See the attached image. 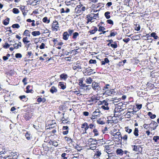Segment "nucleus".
Segmentation results:
<instances>
[{
  "label": "nucleus",
  "mask_w": 159,
  "mask_h": 159,
  "mask_svg": "<svg viewBox=\"0 0 159 159\" xmlns=\"http://www.w3.org/2000/svg\"><path fill=\"white\" fill-rule=\"evenodd\" d=\"M125 131L129 134H130L132 131V129H130L129 126L125 127Z\"/></svg>",
  "instance_id": "obj_49"
},
{
  "label": "nucleus",
  "mask_w": 159,
  "mask_h": 159,
  "mask_svg": "<svg viewBox=\"0 0 159 159\" xmlns=\"http://www.w3.org/2000/svg\"><path fill=\"white\" fill-rule=\"evenodd\" d=\"M51 29L52 31H57L59 28V25L58 22L56 20H55L51 25Z\"/></svg>",
  "instance_id": "obj_5"
},
{
  "label": "nucleus",
  "mask_w": 159,
  "mask_h": 159,
  "mask_svg": "<svg viewBox=\"0 0 159 159\" xmlns=\"http://www.w3.org/2000/svg\"><path fill=\"white\" fill-rule=\"evenodd\" d=\"M93 139L90 138L89 139L88 141L89 142H89L90 143L89 144V149L91 150H95V149H96L97 146V142L95 141L94 142L95 143H93L92 142H93Z\"/></svg>",
  "instance_id": "obj_6"
},
{
  "label": "nucleus",
  "mask_w": 159,
  "mask_h": 159,
  "mask_svg": "<svg viewBox=\"0 0 159 159\" xmlns=\"http://www.w3.org/2000/svg\"><path fill=\"white\" fill-rule=\"evenodd\" d=\"M126 90L128 91H132L134 89V87L132 85H129L126 87Z\"/></svg>",
  "instance_id": "obj_57"
},
{
  "label": "nucleus",
  "mask_w": 159,
  "mask_h": 159,
  "mask_svg": "<svg viewBox=\"0 0 159 159\" xmlns=\"http://www.w3.org/2000/svg\"><path fill=\"white\" fill-rule=\"evenodd\" d=\"M88 123L86 122H84L81 125L79 130L82 134L87 133V131L88 129Z\"/></svg>",
  "instance_id": "obj_4"
},
{
  "label": "nucleus",
  "mask_w": 159,
  "mask_h": 159,
  "mask_svg": "<svg viewBox=\"0 0 159 159\" xmlns=\"http://www.w3.org/2000/svg\"><path fill=\"white\" fill-rule=\"evenodd\" d=\"M151 36L154 38L155 39H157L158 38V36L156 35V34L155 32H152L151 34Z\"/></svg>",
  "instance_id": "obj_50"
},
{
  "label": "nucleus",
  "mask_w": 159,
  "mask_h": 159,
  "mask_svg": "<svg viewBox=\"0 0 159 159\" xmlns=\"http://www.w3.org/2000/svg\"><path fill=\"white\" fill-rule=\"evenodd\" d=\"M64 138L66 141L67 143L69 144H70L72 141V139L70 137L67 136L65 137Z\"/></svg>",
  "instance_id": "obj_31"
},
{
  "label": "nucleus",
  "mask_w": 159,
  "mask_h": 159,
  "mask_svg": "<svg viewBox=\"0 0 159 159\" xmlns=\"http://www.w3.org/2000/svg\"><path fill=\"white\" fill-rule=\"evenodd\" d=\"M70 147H73L76 149H77L79 147V145L73 140L71 143H70Z\"/></svg>",
  "instance_id": "obj_25"
},
{
  "label": "nucleus",
  "mask_w": 159,
  "mask_h": 159,
  "mask_svg": "<svg viewBox=\"0 0 159 159\" xmlns=\"http://www.w3.org/2000/svg\"><path fill=\"white\" fill-rule=\"evenodd\" d=\"M22 41L25 45V47H26L27 49L30 47V45L31 44L27 37H23L22 39Z\"/></svg>",
  "instance_id": "obj_7"
},
{
  "label": "nucleus",
  "mask_w": 159,
  "mask_h": 159,
  "mask_svg": "<svg viewBox=\"0 0 159 159\" xmlns=\"http://www.w3.org/2000/svg\"><path fill=\"white\" fill-rule=\"evenodd\" d=\"M132 147H133V150L135 151H137L139 149L141 148V147L140 146H138L136 145H134Z\"/></svg>",
  "instance_id": "obj_51"
},
{
  "label": "nucleus",
  "mask_w": 159,
  "mask_h": 159,
  "mask_svg": "<svg viewBox=\"0 0 159 159\" xmlns=\"http://www.w3.org/2000/svg\"><path fill=\"white\" fill-rule=\"evenodd\" d=\"M109 103L106 100H104L103 105L101 107V108L103 110H108L109 109V107L108 106Z\"/></svg>",
  "instance_id": "obj_16"
},
{
  "label": "nucleus",
  "mask_w": 159,
  "mask_h": 159,
  "mask_svg": "<svg viewBox=\"0 0 159 159\" xmlns=\"http://www.w3.org/2000/svg\"><path fill=\"white\" fill-rule=\"evenodd\" d=\"M30 32L29 30H25L24 32L23 35L25 37H29L30 36Z\"/></svg>",
  "instance_id": "obj_23"
},
{
  "label": "nucleus",
  "mask_w": 159,
  "mask_h": 159,
  "mask_svg": "<svg viewBox=\"0 0 159 159\" xmlns=\"http://www.w3.org/2000/svg\"><path fill=\"white\" fill-rule=\"evenodd\" d=\"M98 124L100 125H103L105 124V122L102 121L101 118H99L97 121Z\"/></svg>",
  "instance_id": "obj_58"
},
{
  "label": "nucleus",
  "mask_w": 159,
  "mask_h": 159,
  "mask_svg": "<svg viewBox=\"0 0 159 159\" xmlns=\"http://www.w3.org/2000/svg\"><path fill=\"white\" fill-rule=\"evenodd\" d=\"M37 101L39 103L42 102L43 103L45 102L46 101V99L44 98H42L40 97H39L37 99Z\"/></svg>",
  "instance_id": "obj_38"
},
{
  "label": "nucleus",
  "mask_w": 159,
  "mask_h": 159,
  "mask_svg": "<svg viewBox=\"0 0 159 159\" xmlns=\"http://www.w3.org/2000/svg\"><path fill=\"white\" fill-rule=\"evenodd\" d=\"M52 41L53 42L54 46L56 47V45L57 44V39H55L53 38L52 40Z\"/></svg>",
  "instance_id": "obj_63"
},
{
  "label": "nucleus",
  "mask_w": 159,
  "mask_h": 159,
  "mask_svg": "<svg viewBox=\"0 0 159 159\" xmlns=\"http://www.w3.org/2000/svg\"><path fill=\"white\" fill-rule=\"evenodd\" d=\"M135 106L136 108L137 109V111H138L141 108L142 106V104H136Z\"/></svg>",
  "instance_id": "obj_59"
},
{
  "label": "nucleus",
  "mask_w": 159,
  "mask_h": 159,
  "mask_svg": "<svg viewBox=\"0 0 159 159\" xmlns=\"http://www.w3.org/2000/svg\"><path fill=\"white\" fill-rule=\"evenodd\" d=\"M43 147L44 150L46 152H48L52 148V146H50L49 144H46V143H44L43 144Z\"/></svg>",
  "instance_id": "obj_14"
},
{
  "label": "nucleus",
  "mask_w": 159,
  "mask_h": 159,
  "mask_svg": "<svg viewBox=\"0 0 159 159\" xmlns=\"http://www.w3.org/2000/svg\"><path fill=\"white\" fill-rule=\"evenodd\" d=\"M100 116V113L99 111H97V110H96L95 111L93 112L92 115V117L91 118V119H94L97 118Z\"/></svg>",
  "instance_id": "obj_15"
},
{
  "label": "nucleus",
  "mask_w": 159,
  "mask_h": 159,
  "mask_svg": "<svg viewBox=\"0 0 159 159\" xmlns=\"http://www.w3.org/2000/svg\"><path fill=\"white\" fill-rule=\"evenodd\" d=\"M94 153L93 155V157L94 158H99L102 155L101 151L98 149H95V150H94Z\"/></svg>",
  "instance_id": "obj_8"
},
{
  "label": "nucleus",
  "mask_w": 159,
  "mask_h": 159,
  "mask_svg": "<svg viewBox=\"0 0 159 159\" xmlns=\"http://www.w3.org/2000/svg\"><path fill=\"white\" fill-rule=\"evenodd\" d=\"M98 16V13L96 14L94 13H91L87 14L85 17V19L86 20V24H88L90 22H92L93 21L92 20L96 19V17Z\"/></svg>",
  "instance_id": "obj_1"
},
{
  "label": "nucleus",
  "mask_w": 159,
  "mask_h": 159,
  "mask_svg": "<svg viewBox=\"0 0 159 159\" xmlns=\"http://www.w3.org/2000/svg\"><path fill=\"white\" fill-rule=\"evenodd\" d=\"M77 49H75L71 50V51H70L69 52L70 53V54L73 53L72 55H75L78 52L76 51L77 50Z\"/></svg>",
  "instance_id": "obj_54"
},
{
  "label": "nucleus",
  "mask_w": 159,
  "mask_h": 159,
  "mask_svg": "<svg viewBox=\"0 0 159 159\" xmlns=\"http://www.w3.org/2000/svg\"><path fill=\"white\" fill-rule=\"evenodd\" d=\"M10 19L8 18H7L6 19L3 20L2 23L5 25H7L9 23Z\"/></svg>",
  "instance_id": "obj_44"
},
{
  "label": "nucleus",
  "mask_w": 159,
  "mask_h": 159,
  "mask_svg": "<svg viewBox=\"0 0 159 159\" xmlns=\"http://www.w3.org/2000/svg\"><path fill=\"white\" fill-rule=\"evenodd\" d=\"M11 27L13 29H18L20 28V26L18 24H15L12 25Z\"/></svg>",
  "instance_id": "obj_61"
},
{
  "label": "nucleus",
  "mask_w": 159,
  "mask_h": 159,
  "mask_svg": "<svg viewBox=\"0 0 159 159\" xmlns=\"http://www.w3.org/2000/svg\"><path fill=\"white\" fill-rule=\"evenodd\" d=\"M110 12L108 11L106 12L105 13L104 16L107 19H109L110 18L111 16L110 15Z\"/></svg>",
  "instance_id": "obj_47"
},
{
  "label": "nucleus",
  "mask_w": 159,
  "mask_h": 159,
  "mask_svg": "<svg viewBox=\"0 0 159 159\" xmlns=\"http://www.w3.org/2000/svg\"><path fill=\"white\" fill-rule=\"evenodd\" d=\"M13 12L15 14H17L19 13V11L17 8H14L12 9Z\"/></svg>",
  "instance_id": "obj_60"
},
{
  "label": "nucleus",
  "mask_w": 159,
  "mask_h": 159,
  "mask_svg": "<svg viewBox=\"0 0 159 159\" xmlns=\"http://www.w3.org/2000/svg\"><path fill=\"white\" fill-rule=\"evenodd\" d=\"M44 142L47 143L46 144H49L50 145V146L52 147L53 141H52L50 139H48L46 138L44 140Z\"/></svg>",
  "instance_id": "obj_32"
},
{
  "label": "nucleus",
  "mask_w": 159,
  "mask_h": 159,
  "mask_svg": "<svg viewBox=\"0 0 159 159\" xmlns=\"http://www.w3.org/2000/svg\"><path fill=\"white\" fill-rule=\"evenodd\" d=\"M86 9V8L85 7H83L77 9V10H75L76 13L77 14H79L80 15L83 13V12Z\"/></svg>",
  "instance_id": "obj_19"
},
{
  "label": "nucleus",
  "mask_w": 159,
  "mask_h": 159,
  "mask_svg": "<svg viewBox=\"0 0 159 159\" xmlns=\"http://www.w3.org/2000/svg\"><path fill=\"white\" fill-rule=\"evenodd\" d=\"M58 86H60V88L62 89H64L66 87V83L63 82H59L58 84Z\"/></svg>",
  "instance_id": "obj_21"
},
{
  "label": "nucleus",
  "mask_w": 159,
  "mask_h": 159,
  "mask_svg": "<svg viewBox=\"0 0 159 159\" xmlns=\"http://www.w3.org/2000/svg\"><path fill=\"white\" fill-rule=\"evenodd\" d=\"M131 39L133 40H137L140 39V37L139 35H134L132 37Z\"/></svg>",
  "instance_id": "obj_42"
},
{
  "label": "nucleus",
  "mask_w": 159,
  "mask_h": 159,
  "mask_svg": "<svg viewBox=\"0 0 159 159\" xmlns=\"http://www.w3.org/2000/svg\"><path fill=\"white\" fill-rule=\"evenodd\" d=\"M92 87L93 89L97 91L100 90L101 89L100 87L99 86V84L94 82L92 83Z\"/></svg>",
  "instance_id": "obj_9"
},
{
  "label": "nucleus",
  "mask_w": 159,
  "mask_h": 159,
  "mask_svg": "<svg viewBox=\"0 0 159 159\" xmlns=\"http://www.w3.org/2000/svg\"><path fill=\"white\" fill-rule=\"evenodd\" d=\"M41 2V0H34L31 2V4H33L34 6H36L39 4Z\"/></svg>",
  "instance_id": "obj_30"
},
{
  "label": "nucleus",
  "mask_w": 159,
  "mask_h": 159,
  "mask_svg": "<svg viewBox=\"0 0 159 159\" xmlns=\"http://www.w3.org/2000/svg\"><path fill=\"white\" fill-rule=\"evenodd\" d=\"M48 125L49 127V129L53 128L57 126V124L55 121H53L52 124L48 123Z\"/></svg>",
  "instance_id": "obj_24"
},
{
  "label": "nucleus",
  "mask_w": 159,
  "mask_h": 159,
  "mask_svg": "<svg viewBox=\"0 0 159 159\" xmlns=\"http://www.w3.org/2000/svg\"><path fill=\"white\" fill-rule=\"evenodd\" d=\"M67 77V75L65 73L62 74L60 75V78L61 79L66 80Z\"/></svg>",
  "instance_id": "obj_39"
},
{
  "label": "nucleus",
  "mask_w": 159,
  "mask_h": 159,
  "mask_svg": "<svg viewBox=\"0 0 159 159\" xmlns=\"http://www.w3.org/2000/svg\"><path fill=\"white\" fill-rule=\"evenodd\" d=\"M26 22H32L31 24H29L28 23H27V26H26L25 27L26 28H28V27L30 26H33L34 27L36 25L37 26H38L39 25H41V24L42 22L41 21H37L36 22V24H35V21L34 20H31L30 19H28L26 20Z\"/></svg>",
  "instance_id": "obj_3"
},
{
  "label": "nucleus",
  "mask_w": 159,
  "mask_h": 159,
  "mask_svg": "<svg viewBox=\"0 0 159 159\" xmlns=\"http://www.w3.org/2000/svg\"><path fill=\"white\" fill-rule=\"evenodd\" d=\"M151 76L152 78L158 79L159 77V71H156L155 70H153L151 74Z\"/></svg>",
  "instance_id": "obj_10"
},
{
  "label": "nucleus",
  "mask_w": 159,
  "mask_h": 159,
  "mask_svg": "<svg viewBox=\"0 0 159 159\" xmlns=\"http://www.w3.org/2000/svg\"><path fill=\"white\" fill-rule=\"evenodd\" d=\"M63 37L62 39H63L65 40H67L68 39L69 36L68 35V34L67 32H64L62 35Z\"/></svg>",
  "instance_id": "obj_22"
},
{
  "label": "nucleus",
  "mask_w": 159,
  "mask_h": 159,
  "mask_svg": "<svg viewBox=\"0 0 159 159\" xmlns=\"http://www.w3.org/2000/svg\"><path fill=\"white\" fill-rule=\"evenodd\" d=\"M149 125L150 128L152 130L155 129L158 126L157 123L153 120H152Z\"/></svg>",
  "instance_id": "obj_11"
},
{
  "label": "nucleus",
  "mask_w": 159,
  "mask_h": 159,
  "mask_svg": "<svg viewBox=\"0 0 159 159\" xmlns=\"http://www.w3.org/2000/svg\"><path fill=\"white\" fill-rule=\"evenodd\" d=\"M7 74L10 75H12L15 74V71L13 69L9 70L7 72Z\"/></svg>",
  "instance_id": "obj_40"
},
{
  "label": "nucleus",
  "mask_w": 159,
  "mask_h": 159,
  "mask_svg": "<svg viewBox=\"0 0 159 159\" xmlns=\"http://www.w3.org/2000/svg\"><path fill=\"white\" fill-rule=\"evenodd\" d=\"M139 131L138 128H135L133 133L135 136L137 137L139 136Z\"/></svg>",
  "instance_id": "obj_46"
},
{
  "label": "nucleus",
  "mask_w": 159,
  "mask_h": 159,
  "mask_svg": "<svg viewBox=\"0 0 159 159\" xmlns=\"http://www.w3.org/2000/svg\"><path fill=\"white\" fill-rule=\"evenodd\" d=\"M20 9L22 11L24 16H25L27 15V11L25 9V7H20Z\"/></svg>",
  "instance_id": "obj_29"
},
{
  "label": "nucleus",
  "mask_w": 159,
  "mask_h": 159,
  "mask_svg": "<svg viewBox=\"0 0 159 159\" xmlns=\"http://www.w3.org/2000/svg\"><path fill=\"white\" fill-rule=\"evenodd\" d=\"M110 32V34L108 36V38L110 37H114L117 34V33L115 29H113L111 30Z\"/></svg>",
  "instance_id": "obj_20"
},
{
  "label": "nucleus",
  "mask_w": 159,
  "mask_h": 159,
  "mask_svg": "<svg viewBox=\"0 0 159 159\" xmlns=\"http://www.w3.org/2000/svg\"><path fill=\"white\" fill-rule=\"evenodd\" d=\"M99 99V97L96 95H93L91 97H89L87 99L86 103L88 104L92 105L94 103H96Z\"/></svg>",
  "instance_id": "obj_2"
},
{
  "label": "nucleus",
  "mask_w": 159,
  "mask_h": 159,
  "mask_svg": "<svg viewBox=\"0 0 159 159\" xmlns=\"http://www.w3.org/2000/svg\"><path fill=\"white\" fill-rule=\"evenodd\" d=\"M72 38L74 39H76L77 38L79 35V34L78 32H75L73 34Z\"/></svg>",
  "instance_id": "obj_52"
},
{
  "label": "nucleus",
  "mask_w": 159,
  "mask_h": 159,
  "mask_svg": "<svg viewBox=\"0 0 159 159\" xmlns=\"http://www.w3.org/2000/svg\"><path fill=\"white\" fill-rule=\"evenodd\" d=\"M103 61H101V65H105L106 63H108L109 62V61L107 58H105Z\"/></svg>",
  "instance_id": "obj_33"
},
{
  "label": "nucleus",
  "mask_w": 159,
  "mask_h": 159,
  "mask_svg": "<svg viewBox=\"0 0 159 159\" xmlns=\"http://www.w3.org/2000/svg\"><path fill=\"white\" fill-rule=\"evenodd\" d=\"M79 85L82 87H85L87 86L84 83H83V80H80V82H79Z\"/></svg>",
  "instance_id": "obj_53"
},
{
  "label": "nucleus",
  "mask_w": 159,
  "mask_h": 159,
  "mask_svg": "<svg viewBox=\"0 0 159 159\" xmlns=\"http://www.w3.org/2000/svg\"><path fill=\"white\" fill-rule=\"evenodd\" d=\"M98 27H99L98 29V30L99 32H101L102 31H103V30H105V28L103 26H100Z\"/></svg>",
  "instance_id": "obj_64"
},
{
  "label": "nucleus",
  "mask_w": 159,
  "mask_h": 159,
  "mask_svg": "<svg viewBox=\"0 0 159 159\" xmlns=\"http://www.w3.org/2000/svg\"><path fill=\"white\" fill-rule=\"evenodd\" d=\"M148 115L150 117V118L152 119H154L155 118L156 116L155 114H153L151 112H149L148 114Z\"/></svg>",
  "instance_id": "obj_41"
},
{
  "label": "nucleus",
  "mask_w": 159,
  "mask_h": 159,
  "mask_svg": "<svg viewBox=\"0 0 159 159\" xmlns=\"http://www.w3.org/2000/svg\"><path fill=\"white\" fill-rule=\"evenodd\" d=\"M49 91L51 93L53 94L55 93H56L57 92V90L54 86H52L51 87V88L49 90Z\"/></svg>",
  "instance_id": "obj_26"
},
{
  "label": "nucleus",
  "mask_w": 159,
  "mask_h": 159,
  "mask_svg": "<svg viewBox=\"0 0 159 159\" xmlns=\"http://www.w3.org/2000/svg\"><path fill=\"white\" fill-rule=\"evenodd\" d=\"M92 30L88 31V33L90 34H94L98 30V28L95 26H93L91 27Z\"/></svg>",
  "instance_id": "obj_18"
},
{
  "label": "nucleus",
  "mask_w": 159,
  "mask_h": 159,
  "mask_svg": "<svg viewBox=\"0 0 159 159\" xmlns=\"http://www.w3.org/2000/svg\"><path fill=\"white\" fill-rule=\"evenodd\" d=\"M10 56V54H7L6 56H4L2 57V59L4 61H6L8 59V57Z\"/></svg>",
  "instance_id": "obj_62"
},
{
  "label": "nucleus",
  "mask_w": 159,
  "mask_h": 159,
  "mask_svg": "<svg viewBox=\"0 0 159 159\" xmlns=\"http://www.w3.org/2000/svg\"><path fill=\"white\" fill-rule=\"evenodd\" d=\"M116 153L118 155L122 156L123 154V151L121 149L118 148L116 151Z\"/></svg>",
  "instance_id": "obj_28"
},
{
  "label": "nucleus",
  "mask_w": 159,
  "mask_h": 159,
  "mask_svg": "<svg viewBox=\"0 0 159 159\" xmlns=\"http://www.w3.org/2000/svg\"><path fill=\"white\" fill-rule=\"evenodd\" d=\"M61 121H62L61 124H66L68 121H67V119L64 118V116H63L61 119Z\"/></svg>",
  "instance_id": "obj_56"
},
{
  "label": "nucleus",
  "mask_w": 159,
  "mask_h": 159,
  "mask_svg": "<svg viewBox=\"0 0 159 159\" xmlns=\"http://www.w3.org/2000/svg\"><path fill=\"white\" fill-rule=\"evenodd\" d=\"M25 136L26 139L28 140H30V139L31 137L30 133H29V132L27 131L25 135Z\"/></svg>",
  "instance_id": "obj_43"
},
{
  "label": "nucleus",
  "mask_w": 159,
  "mask_h": 159,
  "mask_svg": "<svg viewBox=\"0 0 159 159\" xmlns=\"http://www.w3.org/2000/svg\"><path fill=\"white\" fill-rule=\"evenodd\" d=\"M155 82H153L152 80H150L147 83V87L150 89H153L155 87L154 84Z\"/></svg>",
  "instance_id": "obj_17"
},
{
  "label": "nucleus",
  "mask_w": 159,
  "mask_h": 159,
  "mask_svg": "<svg viewBox=\"0 0 159 159\" xmlns=\"http://www.w3.org/2000/svg\"><path fill=\"white\" fill-rule=\"evenodd\" d=\"M109 159H116L117 157L114 153H111L108 154Z\"/></svg>",
  "instance_id": "obj_27"
},
{
  "label": "nucleus",
  "mask_w": 159,
  "mask_h": 159,
  "mask_svg": "<svg viewBox=\"0 0 159 159\" xmlns=\"http://www.w3.org/2000/svg\"><path fill=\"white\" fill-rule=\"evenodd\" d=\"M63 44V43L62 42H59L56 45L55 47L59 49H61V46Z\"/></svg>",
  "instance_id": "obj_37"
},
{
  "label": "nucleus",
  "mask_w": 159,
  "mask_h": 159,
  "mask_svg": "<svg viewBox=\"0 0 159 159\" xmlns=\"http://www.w3.org/2000/svg\"><path fill=\"white\" fill-rule=\"evenodd\" d=\"M32 116V114L30 112H27L24 115L23 117L26 120H29Z\"/></svg>",
  "instance_id": "obj_12"
},
{
  "label": "nucleus",
  "mask_w": 159,
  "mask_h": 159,
  "mask_svg": "<svg viewBox=\"0 0 159 159\" xmlns=\"http://www.w3.org/2000/svg\"><path fill=\"white\" fill-rule=\"evenodd\" d=\"M114 93L113 89H107L106 90L105 92V94L110 96H112Z\"/></svg>",
  "instance_id": "obj_13"
},
{
  "label": "nucleus",
  "mask_w": 159,
  "mask_h": 159,
  "mask_svg": "<svg viewBox=\"0 0 159 159\" xmlns=\"http://www.w3.org/2000/svg\"><path fill=\"white\" fill-rule=\"evenodd\" d=\"M111 47L113 48H116L118 47L117 42L116 41L114 42L113 43L111 44Z\"/></svg>",
  "instance_id": "obj_48"
},
{
  "label": "nucleus",
  "mask_w": 159,
  "mask_h": 159,
  "mask_svg": "<svg viewBox=\"0 0 159 159\" xmlns=\"http://www.w3.org/2000/svg\"><path fill=\"white\" fill-rule=\"evenodd\" d=\"M110 134L112 135L114 137H115L116 136H120V132H117L116 133H114V132L112 131H111L110 132Z\"/></svg>",
  "instance_id": "obj_45"
},
{
  "label": "nucleus",
  "mask_w": 159,
  "mask_h": 159,
  "mask_svg": "<svg viewBox=\"0 0 159 159\" xmlns=\"http://www.w3.org/2000/svg\"><path fill=\"white\" fill-rule=\"evenodd\" d=\"M31 34L34 36H36L40 35V32L39 31H33L31 32Z\"/></svg>",
  "instance_id": "obj_34"
},
{
  "label": "nucleus",
  "mask_w": 159,
  "mask_h": 159,
  "mask_svg": "<svg viewBox=\"0 0 159 159\" xmlns=\"http://www.w3.org/2000/svg\"><path fill=\"white\" fill-rule=\"evenodd\" d=\"M88 128L90 129H93L96 128V125L94 123H90L89 125L88 123Z\"/></svg>",
  "instance_id": "obj_35"
},
{
  "label": "nucleus",
  "mask_w": 159,
  "mask_h": 159,
  "mask_svg": "<svg viewBox=\"0 0 159 159\" xmlns=\"http://www.w3.org/2000/svg\"><path fill=\"white\" fill-rule=\"evenodd\" d=\"M128 139V135L127 134H125L123 136H121L120 140H121L122 139L124 141H126Z\"/></svg>",
  "instance_id": "obj_55"
},
{
  "label": "nucleus",
  "mask_w": 159,
  "mask_h": 159,
  "mask_svg": "<svg viewBox=\"0 0 159 159\" xmlns=\"http://www.w3.org/2000/svg\"><path fill=\"white\" fill-rule=\"evenodd\" d=\"M92 132L94 133V136H97L99 135V132L97 129H96V128L93 129Z\"/></svg>",
  "instance_id": "obj_36"
}]
</instances>
